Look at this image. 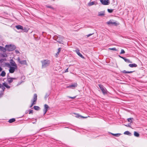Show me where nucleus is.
<instances>
[{
  "instance_id": "obj_1",
  "label": "nucleus",
  "mask_w": 147,
  "mask_h": 147,
  "mask_svg": "<svg viewBox=\"0 0 147 147\" xmlns=\"http://www.w3.org/2000/svg\"><path fill=\"white\" fill-rule=\"evenodd\" d=\"M42 64V68H44L49 66L50 61L48 59H44L41 61Z\"/></svg>"
},
{
  "instance_id": "obj_2",
  "label": "nucleus",
  "mask_w": 147,
  "mask_h": 147,
  "mask_svg": "<svg viewBox=\"0 0 147 147\" xmlns=\"http://www.w3.org/2000/svg\"><path fill=\"white\" fill-rule=\"evenodd\" d=\"M5 87L7 89L10 88V87L6 83H4L2 84H0V88H1L3 91H4L5 89Z\"/></svg>"
},
{
  "instance_id": "obj_3",
  "label": "nucleus",
  "mask_w": 147,
  "mask_h": 147,
  "mask_svg": "<svg viewBox=\"0 0 147 147\" xmlns=\"http://www.w3.org/2000/svg\"><path fill=\"white\" fill-rule=\"evenodd\" d=\"M6 49L7 50L9 51H11L15 49V47L14 46H12L11 45H6L5 46Z\"/></svg>"
},
{
  "instance_id": "obj_4",
  "label": "nucleus",
  "mask_w": 147,
  "mask_h": 147,
  "mask_svg": "<svg viewBox=\"0 0 147 147\" xmlns=\"http://www.w3.org/2000/svg\"><path fill=\"white\" fill-rule=\"evenodd\" d=\"M37 100V95L36 94H35L34 95V98L32 101V104L30 107V108L31 107L34 105H35Z\"/></svg>"
},
{
  "instance_id": "obj_5",
  "label": "nucleus",
  "mask_w": 147,
  "mask_h": 147,
  "mask_svg": "<svg viewBox=\"0 0 147 147\" xmlns=\"http://www.w3.org/2000/svg\"><path fill=\"white\" fill-rule=\"evenodd\" d=\"M17 60L18 62L21 65H27L26 60H22L21 61L19 57H18L17 58Z\"/></svg>"
},
{
  "instance_id": "obj_6",
  "label": "nucleus",
  "mask_w": 147,
  "mask_h": 147,
  "mask_svg": "<svg viewBox=\"0 0 147 147\" xmlns=\"http://www.w3.org/2000/svg\"><path fill=\"white\" fill-rule=\"evenodd\" d=\"M99 86L104 94H105L107 93V91L106 89L102 85L100 84L99 85Z\"/></svg>"
},
{
  "instance_id": "obj_7",
  "label": "nucleus",
  "mask_w": 147,
  "mask_h": 147,
  "mask_svg": "<svg viewBox=\"0 0 147 147\" xmlns=\"http://www.w3.org/2000/svg\"><path fill=\"white\" fill-rule=\"evenodd\" d=\"M77 84L76 83H74L72 84L71 85L67 86L66 87V88H70L73 89L76 88L77 87Z\"/></svg>"
},
{
  "instance_id": "obj_8",
  "label": "nucleus",
  "mask_w": 147,
  "mask_h": 147,
  "mask_svg": "<svg viewBox=\"0 0 147 147\" xmlns=\"http://www.w3.org/2000/svg\"><path fill=\"white\" fill-rule=\"evenodd\" d=\"M107 23L108 25L111 24L112 25H114L115 26H117L119 24V23L114 22L112 20H110L109 21L107 22Z\"/></svg>"
},
{
  "instance_id": "obj_9",
  "label": "nucleus",
  "mask_w": 147,
  "mask_h": 147,
  "mask_svg": "<svg viewBox=\"0 0 147 147\" xmlns=\"http://www.w3.org/2000/svg\"><path fill=\"white\" fill-rule=\"evenodd\" d=\"M101 3L103 5H108L110 3L109 0H100Z\"/></svg>"
},
{
  "instance_id": "obj_10",
  "label": "nucleus",
  "mask_w": 147,
  "mask_h": 147,
  "mask_svg": "<svg viewBox=\"0 0 147 147\" xmlns=\"http://www.w3.org/2000/svg\"><path fill=\"white\" fill-rule=\"evenodd\" d=\"M64 38L63 36L59 35L58 37L57 38L56 41L60 43H61V42L62 41Z\"/></svg>"
},
{
  "instance_id": "obj_11",
  "label": "nucleus",
  "mask_w": 147,
  "mask_h": 147,
  "mask_svg": "<svg viewBox=\"0 0 147 147\" xmlns=\"http://www.w3.org/2000/svg\"><path fill=\"white\" fill-rule=\"evenodd\" d=\"M97 4V2L95 1L90 2L88 3V5L91 6L93 5H96Z\"/></svg>"
},
{
  "instance_id": "obj_12",
  "label": "nucleus",
  "mask_w": 147,
  "mask_h": 147,
  "mask_svg": "<svg viewBox=\"0 0 147 147\" xmlns=\"http://www.w3.org/2000/svg\"><path fill=\"white\" fill-rule=\"evenodd\" d=\"M49 108V107L46 104L45 105L44 109V115H45L46 114L47 111V109Z\"/></svg>"
},
{
  "instance_id": "obj_13",
  "label": "nucleus",
  "mask_w": 147,
  "mask_h": 147,
  "mask_svg": "<svg viewBox=\"0 0 147 147\" xmlns=\"http://www.w3.org/2000/svg\"><path fill=\"white\" fill-rule=\"evenodd\" d=\"M15 67H9V71L10 73H13L15 70Z\"/></svg>"
},
{
  "instance_id": "obj_14",
  "label": "nucleus",
  "mask_w": 147,
  "mask_h": 147,
  "mask_svg": "<svg viewBox=\"0 0 147 147\" xmlns=\"http://www.w3.org/2000/svg\"><path fill=\"white\" fill-rule=\"evenodd\" d=\"M16 79V78H7V80L8 82L9 83H11L13 81V80Z\"/></svg>"
},
{
  "instance_id": "obj_15",
  "label": "nucleus",
  "mask_w": 147,
  "mask_h": 147,
  "mask_svg": "<svg viewBox=\"0 0 147 147\" xmlns=\"http://www.w3.org/2000/svg\"><path fill=\"white\" fill-rule=\"evenodd\" d=\"M76 53L80 57L82 58H84V56L80 53L79 51L78 50H76L75 51Z\"/></svg>"
},
{
  "instance_id": "obj_16",
  "label": "nucleus",
  "mask_w": 147,
  "mask_h": 147,
  "mask_svg": "<svg viewBox=\"0 0 147 147\" xmlns=\"http://www.w3.org/2000/svg\"><path fill=\"white\" fill-rule=\"evenodd\" d=\"M105 15V12L104 11H101L98 13V16H103Z\"/></svg>"
},
{
  "instance_id": "obj_17",
  "label": "nucleus",
  "mask_w": 147,
  "mask_h": 147,
  "mask_svg": "<svg viewBox=\"0 0 147 147\" xmlns=\"http://www.w3.org/2000/svg\"><path fill=\"white\" fill-rule=\"evenodd\" d=\"M16 28L18 30H23V27L22 26L20 25H17L16 26Z\"/></svg>"
},
{
  "instance_id": "obj_18",
  "label": "nucleus",
  "mask_w": 147,
  "mask_h": 147,
  "mask_svg": "<svg viewBox=\"0 0 147 147\" xmlns=\"http://www.w3.org/2000/svg\"><path fill=\"white\" fill-rule=\"evenodd\" d=\"M129 66L130 67H136L137 65L135 63H133L132 64H129Z\"/></svg>"
},
{
  "instance_id": "obj_19",
  "label": "nucleus",
  "mask_w": 147,
  "mask_h": 147,
  "mask_svg": "<svg viewBox=\"0 0 147 147\" xmlns=\"http://www.w3.org/2000/svg\"><path fill=\"white\" fill-rule=\"evenodd\" d=\"M124 60L125 62L128 63H132V62L130 61L129 59H126L125 58H124Z\"/></svg>"
},
{
  "instance_id": "obj_20",
  "label": "nucleus",
  "mask_w": 147,
  "mask_h": 147,
  "mask_svg": "<svg viewBox=\"0 0 147 147\" xmlns=\"http://www.w3.org/2000/svg\"><path fill=\"white\" fill-rule=\"evenodd\" d=\"M124 134L125 135H128L129 136H131V133L128 131H125L124 132Z\"/></svg>"
},
{
  "instance_id": "obj_21",
  "label": "nucleus",
  "mask_w": 147,
  "mask_h": 147,
  "mask_svg": "<svg viewBox=\"0 0 147 147\" xmlns=\"http://www.w3.org/2000/svg\"><path fill=\"white\" fill-rule=\"evenodd\" d=\"M133 72V71H125V70H123L122 71V72H123L124 73H125V74L131 73H132Z\"/></svg>"
},
{
  "instance_id": "obj_22",
  "label": "nucleus",
  "mask_w": 147,
  "mask_h": 147,
  "mask_svg": "<svg viewBox=\"0 0 147 147\" xmlns=\"http://www.w3.org/2000/svg\"><path fill=\"white\" fill-rule=\"evenodd\" d=\"M15 119L14 118H12L9 119V123H11L14 122L15 121Z\"/></svg>"
},
{
  "instance_id": "obj_23",
  "label": "nucleus",
  "mask_w": 147,
  "mask_h": 147,
  "mask_svg": "<svg viewBox=\"0 0 147 147\" xmlns=\"http://www.w3.org/2000/svg\"><path fill=\"white\" fill-rule=\"evenodd\" d=\"M134 135L136 137H138L139 136V134L136 131L134 132Z\"/></svg>"
},
{
  "instance_id": "obj_24",
  "label": "nucleus",
  "mask_w": 147,
  "mask_h": 147,
  "mask_svg": "<svg viewBox=\"0 0 147 147\" xmlns=\"http://www.w3.org/2000/svg\"><path fill=\"white\" fill-rule=\"evenodd\" d=\"M34 109L36 110H38L40 109V107L38 106H34Z\"/></svg>"
},
{
  "instance_id": "obj_25",
  "label": "nucleus",
  "mask_w": 147,
  "mask_h": 147,
  "mask_svg": "<svg viewBox=\"0 0 147 147\" xmlns=\"http://www.w3.org/2000/svg\"><path fill=\"white\" fill-rule=\"evenodd\" d=\"M1 75L3 77L5 76V72L4 71H2L1 73Z\"/></svg>"
},
{
  "instance_id": "obj_26",
  "label": "nucleus",
  "mask_w": 147,
  "mask_h": 147,
  "mask_svg": "<svg viewBox=\"0 0 147 147\" xmlns=\"http://www.w3.org/2000/svg\"><path fill=\"white\" fill-rule=\"evenodd\" d=\"M0 50L3 51H5V49L3 47L0 46Z\"/></svg>"
},
{
  "instance_id": "obj_27",
  "label": "nucleus",
  "mask_w": 147,
  "mask_h": 147,
  "mask_svg": "<svg viewBox=\"0 0 147 147\" xmlns=\"http://www.w3.org/2000/svg\"><path fill=\"white\" fill-rule=\"evenodd\" d=\"M134 119L133 118H130L127 119V121L129 122H132V121Z\"/></svg>"
},
{
  "instance_id": "obj_28",
  "label": "nucleus",
  "mask_w": 147,
  "mask_h": 147,
  "mask_svg": "<svg viewBox=\"0 0 147 147\" xmlns=\"http://www.w3.org/2000/svg\"><path fill=\"white\" fill-rule=\"evenodd\" d=\"M11 65L12 66L15 67L16 68H17V66L16 65L15 62H13V63H12Z\"/></svg>"
},
{
  "instance_id": "obj_29",
  "label": "nucleus",
  "mask_w": 147,
  "mask_h": 147,
  "mask_svg": "<svg viewBox=\"0 0 147 147\" xmlns=\"http://www.w3.org/2000/svg\"><path fill=\"white\" fill-rule=\"evenodd\" d=\"M112 135H113L116 136V137H118L119 136L121 135V134H112Z\"/></svg>"
},
{
  "instance_id": "obj_30",
  "label": "nucleus",
  "mask_w": 147,
  "mask_h": 147,
  "mask_svg": "<svg viewBox=\"0 0 147 147\" xmlns=\"http://www.w3.org/2000/svg\"><path fill=\"white\" fill-rule=\"evenodd\" d=\"M125 53V51L124 50H123V49L121 50V51L120 53V54H124Z\"/></svg>"
},
{
  "instance_id": "obj_31",
  "label": "nucleus",
  "mask_w": 147,
  "mask_h": 147,
  "mask_svg": "<svg viewBox=\"0 0 147 147\" xmlns=\"http://www.w3.org/2000/svg\"><path fill=\"white\" fill-rule=\"evenodd\" d=\"M107 10H108V12L110 13L112 12L113 11V9H108Z\"/></svg>"
},
{
  "instance_id": "obj_32",
  "label": "nucleus",
  "mask_w": 147,
  "mask_h": 147,
  "mask_svg": "<svg viewBox=\"0 0 147 147\" xmlns=\"http://www.w3.org/2000/svg\"><path fill=\"white\" fill-rule=\"evenodd\" d=\"M109 49L112 50H114L116 51L117 50L115 48H109Z\"/></svg>"
},
{
  "instance_id": "obj_33",
  "label": "nucleus",
  "mask_w": 147,
  "mask_h": 147,
  "mask_svg": "<svg viewBox=\"0 0 147 147\" xmlns=\"http://www.w3.org/2000/svg\"><path fill=\"white\" fill-rule=\"evenodd\" d=\"M57 37H58V36H55L53 37V39L56 40V39H57Z\"/></svg>"
},
{
  "instance_id": "obj_34",
  "label": "nucleus",
  "mask_w": 147,
  "mask_h": 147,
  "mask_svg": "<svg viewBox=\"0 0 147 147\" xmlns=\"http://www.w3.org/2000/svg\"><path fill=\"white\" fill-rule=\"evenodd\" d=\"M93 33L89 34L88 35H87V37H89L91 35H92Z\"/></svg>"
},
{
  "instance_id": "obj_35",
  "label": "nucleus",
  "mask_w": 147,
  "mask_h": 147,
  "mask_svg": "<svg viewBox=\"0 0 147 147\" xmlns=\"http://www.w3.org/2000/svg\"><path fill=\"white\" fill-rule=\"evenodd\" d=\"M59 52H57V53H56L55 56L57 57L58 56V55H59Z\"/></svg>"
},
{
  "instance_id": "obj_36",
  "label": "nucleus",
  "mask_w": 147,
  "mask_h": 147,
  "mask_svg": "<svg viewBox=\"0 0 147 147\" xmlns=\"http://www.w3.org/2000/svg\"><path fill=\"white\" fill-rule=\"evenodd\" d=\"M32 113H33V111L32 110H31L29 111V114H32Z\"/></svg>"
},
{
  "instance_id": "obj_37",
  "label": "nucleus",
  "mask_w": 147,
  "mask_h": 147,
  "mask_svg": "<svg viewBox=\"0 0 147 147\" xmlns=\"http://www.w3.org/2000/svg\"><path fill=\"white\" fill-rule=\"evenodd\" d=\"M61 48H59V49H58V52L59 53L60 52V51H61Z\"/></svg>"
},
{
  "instance_id": "obj_38",
  "label": "nucleus",
  "mask_w": 147,
  "mask_h": 147,
  "mask_svg": "<svg viewBox=\"0 0 147 147\" xmlns=\"http://www.w3.org/2000/svg\"><path fill=\"white\" fill-rule=\"evenodd\" d=\"M15 51H16V53H17V54L18 53H19V51L18 50H16Z\"/></svg>"
},
{
  "instance_id": "obj_39",
  "label": "nucleus",
  "mask_w": 147,
  "mask_h": 147,
  "mask_svg": "<svg viewBox=\"0 0 147 147\" xmlns=\"http://www.w3.org/2000/svg\"><path fill=\"white\" fill-rule=\"evenodd\" d=\"M119 56L121 58H122L123 59V60L125 58V57H121L120 55H119Z\"/></svg>"
},
{
  "instance_id": "obj_40",
  "label": "nucleus",
  "mask_w": 147,
  "mask_h": 147,
  "mask_svg": "<svg viewBox=\"0 0 147 147\" xmlns=\"http://www.w3.org/2000/svg\"><path fill=\"white\" fill-rule=\"evenodd\" d=\"M3 94L2 93H0V98H1Z\"/></svg>"
},
{
  "instance_id": "obj_41",
  "label": "nucleus",
  "mask_w": 147,
  "mask_h": 147,
  "mask_svg": "<svg viewBox=\"0 0 147 147\" xmlns=\"http://www.w3.org/2000/svg\"><path fill=\"white\" fill-rule=\"evenodd\" d=\"M68 68L67 69H66V70H65V72H68Z\"/></svg>"
},
{
  "instance_id": "obj_42",
  "label": "nucleus",
  "mask_w": 147,
  "mask_h": 147,
  "mask_svg": "<svg viewBox=\"0 0 147 147\" xmlns=\"http://www.w3.org/2000/svg\"><path fill=\"white\" fill-rule=\"evenodd\" d=\"M70 98H73V99L74 98H75V97H70Z\"/></svg>"
},
{
  "instance_id": "obj_43",
  "label": "nucleus",
  "mask_w": 147,
  "mask_h": 147,
  "mask_svg": "<svg viewBox=\"0 0 147 147\" xmlns=\"http://www.w3.org/2000/svg\"><path fill=\"white\" fill-rule=\"evenodd\" d=\"M126 126H129V127H130V126H129V125H125Z\"/></svg>"
},
{
  "instance_id": "obj_44",
  "label": "nucleus",
  "mask_w": 147,
  "mask_h": 147,
  "mask_svg": "<svg viewBox=\"0 0 147 147\" xmlns=\"http://www.w3.org/2000/svg\"><path fill=\"white\" fill-rule=\"evenodd\" d=\"M28 31V30H25V32H27Z\"/></svg>"
},
{
  "instance_id": "obj_45",
  "label": "nucleus",
  "mask_w": 147,
  "mask_h": 147,
  "mask_svg": "<svg viewBox=\"0 0 147 147\" xmlns=\"http://www.w3.org/2000/svg\"><path fill=\"white\" fill-rule=\"evenodd\" d=\"M2 70V68H1L0 67V71H1Z\"/></svg>"
},
{
  "instance_id": "obj_46",
  "label": "nucleus",
  "mask_w": 147,
  "mask_h": 147,
  "mask_svg": "<svg viewBox=\"0 0 147 147\" xmlns=\"http://www.w3.org/2000/svg\"><path fill=\"white\" fill-rule=\"evenodd\" d=\"M82 117L83 118H86L87 117Z\"/></svg>"
},
{
  "instance_id": "obj_47",
  "label": "nucleus",
  "mask_w": 147,
  "mask_h": 147,
  "mask_svg": "<svg viewBox=\"0 0 147 147\" xmlns=\"http://www.w3.org/2000/svg\"><path fill=\"white\" fill-rule=\"evenodd\" d=\"M24 78H25V77H22V78H23L24 79Z\"/></svg>"
},
{
  "instance_id": "obj_48",
  "label": "nucleus",
  "mask_w": 147,
  "mask_h": 147,
  "mask_svg": "<svg viewBox=\"0 0 147 147\" xmlns=\"http://www.w3.org/2000/svg\"><path fill=\"white\" fill-rule=\"evenodd\" d=\"M35 123V122H32L33 123Z\"/></svg>"
},
{
  "instance_id": "obj_49",
  "label": "nucleus",
  "mask_w": 147,
  "mask_h": 147,
  "mask_svg": "<svg viewBox=\"0 0 147 147\" xmlns=\"http://www.w3.org/2000/svg\"><path fill=\"white\" fill-rule=\"evenodd\" d=\"M35 123V122H32L33 123Z\"/></svg>"
},
{
  "instance_id": "obj_50",
  "label": "nucleus",
  "mask_w": 147,
  "mask_h": 147,
  "mask_svg": "<svg viewBox=\"0 0 147 147\" xmlns=\"http://www.w3.org/2000/svg\"><path fill=\"white\" fill-rule=\"evenodd\" d=\"M22 82H21V83H20V84H20Z\"/></svg>"
},
{
  "instance_id": "obj_51",
  "label": "nucleus",
  "mask_w": 147,
  "mask_h": 147,
  "mask_svg": "<svg viewBox=\"0 0 147 147\" xmlns=\"http://www.w3.org/2000/svg\"><path fill=\"white\" fill-rule=\"evenodd\" d=\"M50 7V8H51V7Z\"/></svg>"
}]
</instances>
